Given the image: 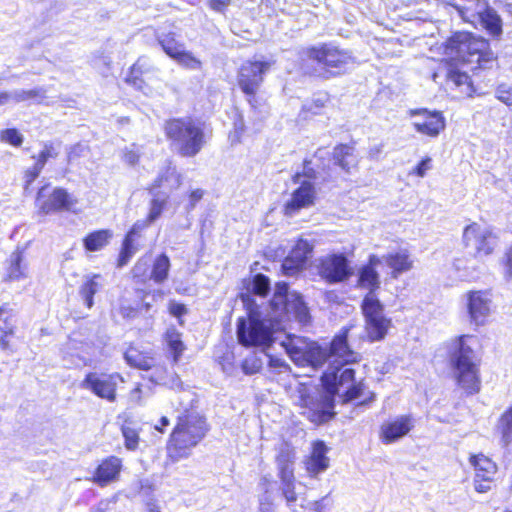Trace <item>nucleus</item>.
<instances>
[{"label": "nucleus", "instance_id": "10", "mask_svg": "<svg viewBox=\"0 0 512 512\" xmlns=\"http://www.w3.org/2000/svg\"><path fill=\"white\" fill-rule=\"evenodd\" d=\"M238 342L244 347L269 348L274 343V331L255 315L237 319Z\"/></svg>", "mask_w": 512, "mask_h": 512}, {"label": "nucleus", "instance_id": "28", "mask_svg": "<svg viewBox=\"0 0 512 512\" xmlns=\"http://www.w3.org/2000/svg\"><path fill=\"white\" fill-rule=\"evenodd\" d=\"M124 359L130 367L143 371L152 370L157 365L151 350L143 349L133 343L126 348Z\"/></svg>", "mask_w": 512, "mask_h": 512}, {"label": "nucleus", "instance_id": "38", "mask_svg": "<svg viewBox=\"0 0 512 512\" xmlns=\"http://www.w3.org/2000/svg\"><path fill=\"white\" fill-rule=\"evenodd\" d=\"M176 182V188L182 185V176L176 171V168L171 164L164 167V169L155 177L152 183L147 187L149 193H154L163 188L171 179Z\"/></svg>", "mask_w": 512, "mask_h": 512}, {"label": "nucleus", "instance_id": "50", "mask_svg": "<svg viewBox=\"0 0 512 512\" xmlns=\"http://www.w3.org/2000/svg\"><path fill=\"white\" fill-rule=\"evenodd\" d=\"M125 82L137 89H141L145 83L143 79V70L140 65L133 64L125 77Z\"/></svg>", "mask_w": 512, "mask_h": 512}, {"label": "nucleus", "instance_id": "42", "mask_svg": "<svg viewBox=\"0 0 512 512\" xmlns=\"http://www.w3.org/2000/svg\"><path fill=\"white\" fill-rule=\"evenodd\" d=\"M499 431L502 442L507 445L512 442V409H506L499 417Z\"/></svg>", "mask_w": 512, "mask_h": 512}, {"label": "nucleus", "instance_id": "34", "mask_svg": "<svg viewBox=\"0 0 512 512\" xmlns=\"http://www.w3.org/2000/svg\"><path fill=\"white\" fill-rule=\"evenodd\" d=\"M113 236V231L108 228L92 230L82 238L83 248L86 252L101 251L111 243Z\"/></svg>", "mask_w": 512, "mask_h": 512}, {"label": "nucleus", "instance_id": "23", "mask_svg": "<svg viewBox=\"0 0 512 512\" xmlns=\"http://www.w3.org/2000/svg\"><path fill=\"white\" fill-rule=\"evenodd\" d=\"M414 428V419L411 415H401L384 422L379 431L383 444H392L406 436Z\"/></svg>", "mask_w": 512, "mask_h": 512}, {"label": "nucleus", "instance_id": "56", "mask_svg": "<svg viewBox=\"0 0 512 512\" xmlns=\"http://www.w3.org/2000/svg\"><path fill=\"white\" fill-rule=\"evenodd\" d=\"M245 131L246 126L244 124L243 118L240 117L239 120L235 122L233 130L230 132L228 136L231 145H237L241 143Z\"/></svg>", "mask_w": 512, "mask_h": 512}, {"label": "nucleus", "instance_id": "16", "mask_svg": "<svg viewBox=\"0 0 512 512\" xmlns=\"http://www.w3.org/2000/svg\"><path fill=\"white\" fill-rule=\"evenodd\" d=\"M407 114L412 119L413 129L421 135L436 138L446 127L442 111L416 108L410 109Z\"/></svg>", "mask_w": 512, "mask_h": 512}, {"label": "nucleus", "instance_id": "61", "mask_svg": "<svg viewBox=\"0 0 512 512\" xmlns=\"http://www.w3.org/2000/svg\"><path fill=\"white\" fill-rule=\"evenodd\" d=\"M231 0H208L209 7L217 12H223Z\"/></svg>", "mask_w": 512, "mask_h": 512}, {"label": "nucleus", "instance_id": "8", "mask_svg": "<svg viewBox=\"0 0 512 512\" xmlns=\"http://www.w3.org/2000/svg\"><path fill=\"white\" fill-rule=\"evenodd\" d=\"M461 244L472 258L481 260L492 256L497 251L499 236L493 227L470 221L463 227Z\"/></svg>", "mask_w": 512, "mask_h": 512}, {"label": "nucleus", "instance_id": "59", "mask_svg": "<svg viewBox=\"0 0 512 512\" xmlns=\"http://www.w3.org/2000/svg\"><path fill=\"white\" fill-rule=\"evenodd\" d=\"M502 265L507 276L512 277V245L504 253Z\"/></svg>", "mask_w": 512, "mask_h": 512}, {"label": "nucleus", "instance_id": "44", "mask_svg": "<svg viewBox=\"0 0 512 512\" xmlns=\"http://www.w3.org/2000/svg\"><path fill=\"white\" fill-rule=\"evenodd\" d=\"M329 100L330 97L328 94H324L322 96L313 98L310 102H308L302 107V112L305 114L306 117L311 115L322 114L324 109L327 107Z\"/></svg>", "mask_w": 512, "mask_h": 512}, {"label": "nucleus", "instance_id": "49", "mask_svg": "<svg viewBox=\"0 0 512 512\" xmlns=\"http://www.w3.org/2000/svg\"><path fill=\"white\" fill-rule=\"evenodd\" d=\"M121 432L125 448L129 451L137 450L140 442L138 430L129 426H122Z\"/></svg>", "mask_w": 512, "mask_h": 512}, {"label": "nucleus", "instance_id": "22", "mask_svg": "<svg viewBox=\"0 0 512 512\" xmlns=\"http://www.w3.org/2000/svg\"><path fill=\"white\" fill-rule=\"evenodd\" d=\"M58 155L59 151L55 143L48 141L42 144L41 150L38 152V154L32 156V159L34 160L33 165L24 171L23 187L25 190H29L31 188L34 181L43 171L47 162L51 159H56Z\"/></svg>", "mask_w": 512, "mask_h": 512}, {"label": "nucleus", "instance_id": "1", "mask_svg": "<svg viewBox=\"0 0 512 512\" xmlns=\"http://www.w3.org/2000/svg\"><path fill=\"white\" fill-rule=\"evenodd\" d=\"M446 82L461 98L479 94L478 85L459 66L468 67L474 75L498 67V57L488 39L470 31H455L443 43Z\"/></svg>", "mask_w": 512, "mask_h": 512}, {"label": "nucleus", "instance_id": "24", "mask_svg": "<svg viewBox=\"0 0 512 512\" xmlns=\"http://www.w3.org/2000/svg\"><path fill=\"white\" fill-rule=\"evenodd\" d=\"M327 453L328 447L323 440H315L311 443L310 452L303 460L304 469L309 477L315 478L329 468L330 459Z\"/></svg>", "mask_w": 512, "mask_h": 512}, {"label": "nucleus", "instance_id": "47", "mask_svg": "<svg viewBox=\"0 0 512 512\" xmlns=\"http://www.w3.org/2000/svg\"><path fill=\"white\" fill-rule=\"evenodd\" d=\"M290 311L301 323H307L310 320L309 308L300 296H296L291 303Z\"/></svg>", "mask_w": 512, "mask_h": 512}, {"label": "nucleus", "instance_id": "19", "mask_svg": "<svg viewBox=\"0 0 512 512\" xmlns=\"http://www.w3.org/2000/svg\"><path fill=\"white\" fill-rule=\"evenodd\" d=\"M317 199V190L311 181H302L299 186L294 189L291 198L283 206V214L285 216H293L302 209L313 206Z\"/></svg>", "mask_w": 512, "mask_h": 512}, {"label": "nucleus", "instance_id": "21", "mask_svg": "<svg viewBox=\"0 0 512 512\" xmlns=\"http://www.w3.org/2000/svg\"><path fill=\"white\" fill-rule=\"evenodd\" d=\"M144 229L136 223L127 230L120 244L115 261L116 268H123L131 261L134 255L143 247L141 240Z\"/></svg>", "mask_w": 512, "mask_h": 512}, {"label": "nucleus", "instance_id": "54", "mask_svg": "<svg viewBox=\"0 0 512 512\" xmlns=\"http://www.w3.org/2000/svg\"><path fill=\"white\" fill-rule=\"evenodd\" d=\"M44 97V90L36 88L30 90H22L13 95V100L15 102H24L33 99H39Z\"/></svg>", "mask_w": 512, "mask_h": 512}, {"label": "nucleus", "instance_id": "17", "mask_svg": "<svg viewBox=\"0 0 512 512\" xmlns=\"http://www.w3.org/2000/svg\"><path fill=\"white\" fill-rule=\"evenodd\" d=\"M123 471V459L116 455H108L97 462L89 481L99 488H105L119 482Z\"/></svg>", "mask_w": 512, "mask_h": 512}, {"label": "nucleus", "instance_id": "37", "mask_svg": "<svg viewBox=\"0 0 512 512\" xmlns=\"http://www.w3.org/2000/svg\"><path fill=\"white\" fill-rule=\"evenodd\" d=\"M163 340L172 356L173 362L177 363L182 357V354L186 348L182 341V333L179 332L174 326L169 327L163 334Z\"/></svg>", "mask_w": 512, "mask_h": 512}, {"label": "nucleus", "instance_id": "46", "mask_svg": "<svg viewBox=\"0 0 512 512\" xmlns=\"http://www.w3.org/2000/svg\"><path fill=\"white\" fill-rule=\"evenodd\" d=\"M251 292L259 297L265 298L270 292V280L269 278L258 273L252 277V289Z\"/></svg>", "mask_w": 512, "mask_h": 512}, {"label": "nucleus", "instance_id": "36", "mask_svg": "<svg viewBox=\"0 0 512 512\" xmlns=\"http://www.w3.org/2000/svg\"><path fill=\"white\" fill-rule=\"evenodd\" d=\"M102 288V276L98 273L89 275L85 278L81 286L79 287V294L84 301V305L87 309H91L94 306V295L99 292Z\"/></svg>", "mask_w": 512, "mask_h": 512}, {"label": "nucleus", "instance_id": "5", "mask_svg": "<svg viewBox=\"0 0 512 512\" xmlns=\"http://www.w3.org/2000/svg\"><path fill=\"white\" fill-rule=\"evenodd\" d=\"M301 61L305 77L320 80L339 78L345 75L355 62L352 52L334 42H321L303 50Z\"/></svg>", "mask_w": 512, "mask_h": 512}, {"label": "nucleus", "instance_id": "33", "mask_svg": "<svg viewBox=\"0 0 512 512\" xmlns=\"http://www.w3.org/2000/svg\"><path fill=\"white\" fill-rule=\"evenodd\" d=\"M25 248L16 247L7 260L4 282L18 281L26 277Z\"/></svg>", "mask_w": 512, "mask_h": 512}, {"label": "nucleus", "instance_id": "12", "mask_svg": "<svg viewBox=\"0 0 512 512\" xmlns=\"http://www.w3.org/2000/svg\"><path fill=\"white\" fill-rule=\"evenodd\" d=\"M49 186L50 184L47 183L37 190L35 207L38 214L50 215L68 211L76 204V200L71 197L66 189L57 187L48 193Z\"/></svg>", "mask_w": 512, "mask_h": 512}, {"label": "nucleus", "instance_id": "9", "mask_svg": "<svg viewBox=\"0 0 512 512\" xmlns=\"http://www.w3.org/2000/svg\"><path fill=\"white\" fill-rule=\"evenodd\" d=\"M272 66L270 61L247 60L238 68L236 82L253 111L262 105L257 93L264 82L265 74Z\"/></svg>", "mask_w": 512, "mask_h": 512}, {"label": "nucleus", "instance_id": "2", "mask_svg": "<svg viewBox=\"0 0 512 512\" xmlns=\"http://www.w3.org/2000/svg\"><path fill=\"white\" fill-rule=\"evenodd\" d=\"M324 394H315L306 389L299 391L297 406L300 414L315 426H322L334 420L335 396L339 394L340 403L348 404L358 400L359 405H368L375 399L374 392L368 389L365 379L356 380L353 368L336 367L321 376Z\"/></svg>", "mask_w": 512, "mask_h": 512}, {"label": "nucleus", "instance_id": "14", "mask_svg": "<svg viewBox=\"0 0 512 512\" xmlns=\"http://www.w3.org/2000/svg\"><path fill=\"white\" fill-rule=\"evenodd\" d=\"M124 378L118 372L97 374L89 372L81 382V387L89 390L96 397L108 402H115L117 399L118 383H123Z\"/></svg>", "mask_w": 512, "mask_h": 512}, {"label": "nucleus", "instance_id": "13", "mask_svg": "<svg viewBox=\"0 0 512 512\" xmlns=\"http://www.w3.org/2000/svg\"><path fill=\"white\" fill-rule=\"evenodd\" d=\"M468 461L474 470V490L480 494L491 491L495 486L498 464L482 452L470 454Z\"/></svg>", "mask_w": 512, "mask_h": 512}, {"label": "nucleus", "instance_id": "62", "mask_svg": "<svg viewBox=\"0 0 512 512\" xmlns=\"http://www.w3.org/2000/svg\"><path fill=\"white\" fill-rule=\"evenodd\" d=\"M142 389L143 385L141 383H137L134 388L130 391L131 400L135 403H140L142 400Z\"/></svg>", "mask_w": 512, "mask_h": 512}, {"label": "nucleus", "instance_id": "40", "mask_svg": "<svg viewBox=\"0 0 512 512\" xmlns=\"http://www.w3.org/2000/svg\"><path fill=\"white\" fill-rule=\"evenodd\" d=\"M170 259L165 253H161L153 261L150 279L155 283H163L167 280L170 270Z\"/></svg>", "mask_w": 512, "mask_h": 512}, {"label": "nucleus", "instance_id": "29", "mask_svg": "<svg viewBox=\"0 0 512 512\" xmlns=\"http://www.w3.org/2000/svg\"><path fill=\"white\" fill-rule=\"evenodd\" d=\"M296 449L289 442L284 441L276 449L275 463L278 477L295 475Z\"/></svg>", "mask_w": 512, "mask_h": 512}, {"label": "nucleus", "instance_id": "52", "mask_svg": "<svg viewBox=\"0 0 512 512\" xmlns=\"http://www.w3.org/2000/svg\"><path fill=\"white\" fill-rule=\"evenodd\" d=\"M0 139L13 147H20L23 143V136L16 128H7L3 130L0 134Z\"/></svg>", "mask_w": 512, "mask_h": 512}, {"label": "nucleus", "instance_id": "15", "mask_svg": "<svg viewBox=\"0 0 512 512\" xmlns=\"http://www.w3.org/2000/svg\"><path fill=\"white\" fill-rule=\"evenodd\" d=\"M465 299L469 323L475 328L486 325L492 312L490 290H468Z\"/></svg>", "mask_w": 512, "mask_h": 512}, {"label": "nucleus", "instance_id": "27", "mask_svg": "<svg viewBox=\"0 0 512 512\" xmlns=\"http://www.w3.org/2000/svg\"><path fill=\"white\" fill-rule=\"evenodd\" d=\"M331 159L333 164L345 174H351L358 168L359 158L356 155L355 143H338L334 146Z\"/></svg>", "mask_w": 512, "mask_h": 512}, {"label": "nucleus", "instance_id": "55", "mask_svg": "<svg viewBox=\"0 0 512 512\" xmlns=\"http://www.w3.org/2000/svg\"><path fill=\"white\" fill-rule=\"evenodd\" d=\"M432 168V158L429 156L423 157L417 164L414 166L409 175L416 176L419 178H423L427 171Z\"/></svg>", "mask_w": 512, "mask_h": 512}, {"label": "nucleus", "instance_id": "45", "mask_svg": "<svg viewBox=\"0 0 512 512\" xmlns=\"http://www.w3.org/2000/svg\"><path fill=\"white\" fill-rule=\"evenodd\" d=\"M285 350L289 357L299 366H303L307 362L306 344L299 346L298 344L290 341L284 344Z\"/></svg>", "mask_w": 512, "mask_h": 512}, {"label": "nucleus", "instance_id": "53", "mask_svg": "<svg viewBox=\"0 0 512 512\" xmlns=\"http://www.w3.org/2000/svg\"><path fill=\"white\" fill-rule=\"evenodd\" d=\"M168 312L171 316L177 319L180 326L184 325L183 317L188 313V309L185 304L171 300L168 303Z\"/></svg>", "mask_w": 512, "mask_h": 512}, {"label": "nucleus", "instance_id": "32", "mask_svg": "<svg viewBox=\"0 0 512 512\" xmlns=\"http://www.w3.org/2000/svg\"><path fill=\"white\" fill-rule=\"evenodd\" d=\"M384 261L391 269L390 275L393 279H397L401 274L413 268V260L411 259L409 251L406 249L386 254Z\"/></svg>", "mask_w": 512, "mask_h": 512}, {"label": "nucleus", "instance_id": "6", "mask_svg": "<svg viewBox=\"0 0 512 512\" xmlns=\"http://www.w3.org/2000/svg\"><path fill=\"white\" fill-rule=\"evenodd\" d=\"M162 128L166 139L176 146L181 157H195L207 143L206 124L197 117H170Z\"/></svg>", "mask_w": 512, "mask_h": 512}, {"label": "nucleus", "instance_id": "57", "mask_svg": "<svg viewBox=\"0 0 512 512\" xmlns=\"http://www.w3.org/2000/svg\"><path fill=\"white\" fill-rule=\"evenodd\" d=\"M496 98L507 106H512V87L500 84L496 89Z\"/></svg>", "mask_w": 512, "mask_h": 512}, {"label": "nucleus", "instance_id": "18", "mask_svg": "<svg viewBox=\"0 0 512 512\" xmlns=\"http://www.w3.org/2000/svg\"><path fill=\"white\" fill-rule=\"evenodd\" d=\"M353 325L342 327L335 334L329 344L328 356L334 357L343 365L358 363L361 360L360 353L354 351L348 342L349 332Z\"/></svg>", "mask_w": 512, "mask_h": 512}, {"label": "nucleus", "instance_id": "4", "mask_svg": "<svg viewBox=\"0 0 512 512\" xmlns=\"http://www.w3.org/2000/svg\"><path fill=\"white\" fill-rule=\"evenodd\" d=\"M210 429L207 418L196 406L190 405L177 416L167 439L166 464H175L191 455Z\"/></svg>", "mask_w": 512, "mask_h": 512}, {"label": "nucleus", "instance_id": "30", "mask_svg": "<svg viewBox=\"0 0 512 512\" xmlns=\"http://www.w3.org/2000/svg\"><path fill=\"white\" fill-rule=\"evenodd\" d=\"M139 294V301L135 305H122L119 309L120 314L123 318L132 319L140 314L148 313L152 308V303L146 301V298L152 297L154 300L157 296L161 297L164 295L162 290L149 291L144 289L137 290Z\"/></svg>", "mask_w": 512, "mask_h": 512}, {"label": "nucleus", "instance_id": "35", "mask_svg": "<svg viewBox=\"0 0 512 512\" xmlns=\"http://www.w3.org/2000/svg\"><path fill=\"white\" fill-rule=\"evenodd\" d=\"M355 286L360 290H366V294L376 295L381 287L380 274L377 270L360 267L357 273Z\"/></svg>", "mask_w": 512, "mask_h": 512}, {"label": "nucleus", "instance_id": "25", "mask_svg": "<svg viewBox=\"0 0 512 512\" xmlns=\"http://www.w3.org/2000/svg\"><path fill=\"white\" fill-rule=\"evenodd\" d=\"M0 308H4L7 312L1 313L0 321V349L6 352H15V340L17 338V327L13 322L15 311L9 303H3Z\"/></svg>", "mask_w": 512, "mask_h": 512}, {"label": "nucleus", "instance_id": "20", "mask_svg": "<svg viewBox=\"0 0 512 512\" xmlns=\"http://www.w3.org/2000/svg\"><path fill=\"white\" fill-rule=\"evenodd\" d=\"M313 245L306 239L299 238L282 261V270L285 275L292 276L302 271L313 252Z\"/></svg>", "mask_w": 512, "mask_h": 512}, {"label": "nucleus", "instance_id": "31", "mask_svg": "<svg viewBox=\"0 0 512 512\" xmlns=\"http://www.w3.org/2000/svg\"><path fill=\"white\" fill-rule=\"evenodd\" d=\"M476 5L482 8V10L477 13L482 28L492 38L498 39L503 32L501 17L488 5L486 0L485 4Z\"/></svg>", "mask_w": 512, "mask_h": 512}, {"label": "nucleus", "instance_id": "26", "mask_svg": "<svg viewBox=\"0 0 512 512\" xmlns=\"http://www.w3.org/2000/svg\"><path fill=\"white\" fill-rule=\"evenodd\" d=\"M158 42L164 52L178 63L187 67L200 65V61L197 60L190 52L185 51L183 46L177 42L173 32L165 34L158 40Z\"/></svg>", "mask_w": 512, "mask_h": 512}, {"label": "nucleus", "instance_id": "43", "mask_svg": "<svg viewBox=\"0 0 512 512\" xmlns=\"http://www.w3.org/2000/svg\"><path fill=\"white\" fill-rule=\"evenodd\" d=\"M281 482V491L287 504L295 503L298 499L296 493V477L295 475L279 477Z\"/></svg>", "mask_w": 512, "mask_h": 512}, {"label": "nucleus", "instance_id": "64", "mask_svg": "<svg viewBox=\"0 0 512 512\" xmlns=\"http://www.w3.org/2000/svg\"><path fill=\"white\" fill-rule=\"evenodd\" d=\"M301 176H306V177H309V178H314L315 177V171L312 168H309L304 173L296 172L295 174L292 175V178H291L292 182L295 183V184L299 183Z\"/></svg>", "mask_w": 512, "mask_h": 512}, {"label": "nucleus", "instance_id": "58", "mask_svg": "<svg viewBox=\"0 0 512 512\" xmlns=\"http://www.w3.org/2000/svg\"><path fill=\"white\" fill-rule=\"evenodd\" d=\"M204 194L205 192L200 188L191 190L187 195L189 209H193L197 205V203L202 200Z\"/></svg>", "mask_w": 512, "mask_h": 512}, {"label": "nucleus", "instance_id": "11", "mask_svg": "<svg viewBox=\"0 0 512 512\" xmlns=\"http://www.w3.org/2000/svg\"><path fill=\"white\" fill-rule=\"evenodd\" d=\"M316 271L320 279L330 285L345 282L353 275L350 260L341 252L319 257Z\"/></svg>", "mask_w": 512, "mask_h": 512}, {"label": "nucleus", "instance_id": "41", "mask_svg": "<svg viewBox=\"0 0 512 512\" xmlns=\"http://www.w3.org/2000/svg\"><path fill=\"white\" fill-rule=\"evenodd\" d=\"M149 262L142 256L138 258L131 269V278L137 284H146L150 280Z\"/></svg>", "mask_w": 512, "mask_h": 512}, {"label": "nucleus", "instance_id": "60", "mask_svg": "<svg viewBox=\"0 0 512 512\" xmlns=\"http://www.w3.org/2000/svg\"><path fill=\"white\" fill-rule=\"evenodd\" d=\"M123 160L129 165H136L139 163L140 154L134 150H125L123 153Z\"/></svg>", "mask_w": 512, "mask_h": 512}, {"label": "nucleus", "instance_id": "39", "mask_svg": "<svg viewBox=\"0 0 512 512\" xmlns=\"http://www.w3.org/2000/svg\"><path fill=\"white\" fill-rule=\"evenodd\" d=\"M166 207L167 199L152 198L150 201L149 212L146 217L143 220H137L135 223L145 230L160 218Z\"/></svg>", "mask_w": 512, "mask_h": 512}, {"label": "nucleus", "instance_id": "7", "mask_svg": "<svg viewBox=\"0 0 512 512\" xmlns=\"http://www.w3.org/2000/svg\"><path fill=\"white\" fill-rule=\"evenodd\" d=\"M364 319V340L369 343L384 340L392 328V319L385 313V306L376 295L365 294L360 303Z\"/></svg>", "mask_w": 512, "mask_h": 512}, {"label": "nucleus", "instance_id": "48", "mask_svg": "<svg viewBox=\"0 0 512 512\" xmlns=\"http://www.w3.org/2000/svg\"><path fill=\"white\" fill-rule=\"evenodd\" d=\"M307 362L306 364H322L326 361L328 353L315 343L306 344Z\"/></svg>", "mask_w": 512, "mask_h": 512}, {"label": "nucleus", "instance_id": "63", "mask_svg": "<svg viewBox=\"0 0 512 512\" xmlns=\"http://www.w3.org/2000/svg\"><path fill=\"white\" fill-rule=\"evenodd\" d=\"M380 263H381L380 258L375 254H371L368 257L367 262L365 264H363L361 267L372 269V270H377V266Z\"/></svg>", "mask_w": 512, "mask_h": 512}, {"label": "nucleus", "instance_id": "3", "mask_svg": "<svg viewBox=\"0 0 512 512\" xmlns=\"http://www.w3.org/2000/svg\"><path fill=\"white\" fill-rule=\"evenodd\" d=\"M473 343H479L472 334L456 336L448 351V365L456 388L466 397L477 395L482 389L481 359Z\"/></svg>", "mask_w": 512, "mask_h": 512}, {"label": "nucleus", "instance_id": "51", "mask_svg": "<svg viewBox=\"0 0 512 512\" xmlns=\"http://www.w3.org/2000/svg\"><path fill=\"white\" fill-rule=\"evenodd\" d=\"M263 367L261 358L251 355L241 362V368L247 375L259 373Z\"/></svg>", "mask_w": 512, "mask_h": 512}]
</instances>
